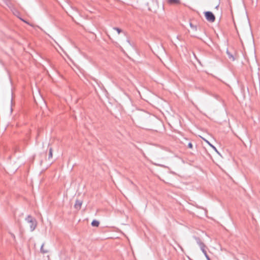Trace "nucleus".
Wrapping results in <instances>:
<instances>
[{"mask_svg": "<svg viewBox=\"0 0 260 260\" xmlns=\"http://www.w3.org/2000/svg\"><path fill=\"white\" fill-rule=\"evenodd\" d=\"M99 222L97 220H94L91 222V225L93 226L98 227L99 225Z\"/></svg>", "mask_w": 260, "mask_h": 260, "instance_id": "0eeeda50", "label": "nucleus"}, {"mask_svg": "<svg viewBox=\"0 0 260 260\" xmlns=\"http://www.w3.org/2000/svg\"><path fill=\"white\" fill-rule=\"evenodd\" d=\"M203 252H204V253L205 254V255L206 258L207 259V260H210V258L208 256V255L207 254L205 250H203Z\"/></svg>", "mask_w": 260, "mask_h": 260, "instance_id": "1a4fd4ad", "label": "nucleus"}, {"mask_svg": "<svg viewBox=\"0 0 260 260\" xmlns=\"http://www.w3.org/2000/svg\"><path fill=\"white\" fill-rule=\"evenodd\" d=\"M41 250L42 251V252L43 253H45L46 252V251H44V249H43V246L42 245V247H41Z\"/></svg>", "mask_w": 260, "mask_h": 260, "instance_id": "9b49d317", "label": "nucleus"}, {"mask_svg": "<svg viewBox=\"0 0 260 260\" xmlns=\"http://www.w3.org/2000/svg\"><path fill=\"white\" fill-rule=\"evenodd\" d=\"M113 30L114 31V32H113L114 35H116V34L115 32H116L117 33V34L119 35V34H120L121 32H122L123 31L121 29H120L118 27H114L113 28Z\"/></svg>", "mask_w": 260, "mask_h": 260, "instance_id": "423d86ee", "label": "nucleus"}, {"mask_svg": "<svg viewBox=\"0 0 260 260\" xmlns=\"http://www.w3.org/2000/svg\"><path fill=\"white\" fill-rule=\"evenodd\" d=\"M188 146L189 148L192 149L193 147L192 144L191 143H189L188 144Z\"/></svg>", "mask_w": 260, "mask_h": 260, "instance_id": "9d476101", "label": "nucleus"}, {"mask_svg": "<svg viewBox=\"0 0 260 260\" xmlns=\"http://www.w3.org/2000/svg\"><path fill=\"white\" fill-rule=\"evenodd\" d=\"M41 250L42 251V252L43 253H45L46 252V251H44V249H43V246L42 245V247H41Z\"/></svg>", "mask_w": 260, "mask_h": 260, "instance_id": "f8f14e48", "label": "nucleus"}, {"mask_svg": "<svg viewBox=\"0 0 260 260\" xmlns=\"http://www.w3.org/2000/svg\"><path fill=\"white\" fill-rule=\"evenodd\" d=\"M206 19L211 22H213L215 21V17L213 14L211 12L207 11L204 13Z\"/></svg>", "mask_w": 260, "mask_h": 260, "instance_id": "f03ea898", "label": "nucleus"}, {"mask_svg": "<svg viewBox=\"0 0 260 260\" xmlns=\"http://www.w3.org/2000/svg\"><path fill=\"white\" fill-rule=\"evenodd\" d=\"M202 138V139L205 141L206 142L210 147H211L215 151L218 153V154L220 155V153L219 152V151L217 150V149L216 148V147L215 146H214L213 145H212L208 140H207L206 139H205V138L201 137Z\"/></svg>", "mask_w": 260, "mask_h": 260, "instance_id": "39448f33", "label": "nucleus"}, {"mask_svg": "<svg viewBox=\"0 0 260 260\" xmlns=\"http://www.w3.org/2000/svg\"><path fill=\"white\" fill-rule=\"evenodd\" d=\"M26 220L28 223L29 230L31 232L33 231L37 226V222L36 220L29 216L26 218Z\"/></svg>", "mask_w": 260, "mask_h": 260, "instance_id": "f257e3e1", "label": "nucleus"}, {"mask_svg": "<svg viewBox=\"0 0 260 260\" xmlns=\"http://www.w3.org/2000/svg\"><path fill=\"white\" fill-rule=\"evenodd\" d=\"M53 156V149L52 148L49 149V158H51Z\"/></svg>", "mask_w": 260, "mask_h": 260, "instance_id": "6e6552de", "label": "nucleus"}, {"mask_svg": "<svg viewBox=\"0 0 260 260\" xmlns=\"http://www.w3.org/2000/svg\"><path fill=\"white\" fill-rule=\"evenodd\" d=\"M82 205V201L80 200H76L74 205V207L77 210H79L81 209Z\"/></svg>", "mask_w": 260, "mask_h": 260, "instance_id": "20e7f679", "label": "nucleus"}, {"mask_svg": "<svg viewBox=\"0 0 260 260\" xmlns=\"http://www.w3.org/2000/svg\"><path fill=\"white\" fill-rule=\"evenodd\" d=\"M166 3L170 5L177 6L181 4V0H166Z\"/></svg>", "mask_w": 260, "mask_h": 260, "instance_id": "7ed1b4c3", "label": "nucleus"}]
</instances>
